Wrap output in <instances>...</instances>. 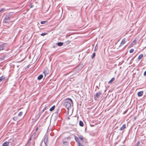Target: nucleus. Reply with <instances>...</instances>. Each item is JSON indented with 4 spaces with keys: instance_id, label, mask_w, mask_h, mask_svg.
Returning <instances> with one entry per match:
<instances>
[{
    "instance_id": "nucleus-6",
    "label": "nucleus",
    "mask_w": 146,
    "mask_h": 146,
    "mask_svg": "<svg viewBox=\"0 0 146 146\" xmlns=\"http://www.w3.org/2000/svg\"><path fill=\"white\" fill-rule=\"evenodd\" d=\"M125 42L126 41L125 39H123L121 42L120 46H122V45H123Z\"/></svg>"
},
{
    "instance_id": "nucleus-27",
    "label": "nucleus",
    "mask_w": 146,
    "mask_h": 146,
    "mask_svg": "<svg viewBox=\"0 0 146 146\" xmlns=\"http://www.w3.org/2000/svg\"><path fill=\"white\" fill-rule=\"evenodd\" d=\"M5 9L4 8H2L0 10V12H2Z\"/></svg>"
},
{
    "instance_id": "nucleus-7",
    "label": "nucleus",
    "mask_w": 146,
    "mask_h": 146,
    "mask_svg": "<svg viewBox=\"0 0 146 146\" xmlns=\"http://www.w3.org/2000/svg\"><path fill=\"white\" fill-rule=\"evenodd\" d=\"M143 92L142 91H140V92H139L138 93V96L139 97H140V96H142L143 94Z\"/></svg>"
},
{
    "instance_id": "nucleus-14",
    "label": "nucleus",
    "mask_w": 146,
    "mask_h": 146,
    "mask_svg": "<svg viewBox=\"0 0 146 146\" xmlns=\"http://www.w3.org/2000/svg\"><path fill=\"white\" fill-rule=\"evenodd\" d=\"M79 123L80 126L82 127L84 126V123L82 121H79Z\"/></svg>"
},
{
    "instance_id": "nucleus-5",
    "label": "nucleus",
    "mask_w": 146,
    "mask_h": 146,
    "mask_svg": "<svg viewBox=\"0 0 146 146\" xmlns=\"http://www.w3.org/2000/svg\"><path fill=\"white\" fill-rule=\"evenodd\" d=\"M6 45V44L3 43L0 45V50H3L5 49V46Z\"/></svg>"
},
{
    "instance_id": "nucleus-10",
    "label": "nucleus",
    "mask_w": 146,
    "mask_h": 146,
    "mask_svg": "<svg viewBox=\"0 0 146 146\" xmlns=\"http://www.w3.org/2000/svg\"><path fill=\"white\" fill-rule=\"evenodd\" d=\"M5 77L4 76H3L0 77V82L4 80L5 78Z\"/></svg>"
},
{
    "instance_id": "nucleus-26",
    "label": "nucleus",
    "mask_w": 146,
    "mask_h": 146,
    "mask_svg": "<svg viewBox=\"0 0 146 146\" xmlns=\"http://www.w3.org/2000/svg\"><path fill=\"white\" fill-rule=\"evenodd\" d=\"M78 146H83V145L81 144L80 142H78Z\"/></svg>"
},
{
    "instance_id": "nucleus-24",
    "label": "nucleus",
    "mask_w": 146,
    "mask_h": 146,
    "mask_svg": "<svg viewBox=\"0 0 146 146\" xmlns=\"http://www.w3.org/2000/svg\"><path fill=\"white\" fill-rule=\"evenodd\" d=\"M22 113L23 112L22 111H21L19 113L18 115L19 116H21L22 115Z\"/></svg>"
},
{
    "instance_id": "nucleus-2",
    "label": "nucleus",
    "mask_w": 146,
    "mask_h": 146,
    "mask_svg": "<svg viewBox=\"0 0 146 146\" xmlns=\"http://www.w3.org/2000/svg\"><path fill=\"white\" fill-rule=\"evenodd\" d=\"M12 12H10L9 14L6 15L3 21L4 23H7L10 20V18L12 15Z\"/></svg>"
},
{
    "instance_id": "nucleus-12",
    "label": "nucleus",
    "mask_w": 146,
    "mask_h": 146,
    "mask_svg": "<svg viewBox=\"0 0 146 146\" xmlns=\"http://www.w3.org/2000/svg\"><path fill=\"white\" fill-rule=\"evenodd\" d=\"M43 77V76L42 74H41L38 77V79L39 80H40Z\"/></svg>"
},
{
    "instance_id": "nucleus-8",
    "label": "nucleus",
    "mask_w": 146,
    "mask_h": 146,
    "mask_svg": "<svg viewBox=\"0 0 146 146\" xmlns=\"http://www.w3.org/2000/svg\"><path fill=\"white\" fill-rule=\"evenodd\" d=\"M101 93L100 92H99L98 93H96L95 95V96L94 97L95 98V97H97L98 98H99V96H100L101 95Z\"/></svg>"
},
{
    "instance_id": "nucleus-11",
    "label": "nucleus",
    "mask_w": 146,
    "mask_h": 146,
    "mask_svg": "<svg viewBox=\"0 0 146 146\" xmlns=\"http://www.w3.org/2000/svg\"><path fill=\"white\" fill-rule=\"evenodd\" d=\"M126 127V125L125 124H124L122 126L120 127V130L121 131L122 130H123Z\"/></svg>"
},
{
    "instance_id": "nucleus-20",
    "label": "nucleus",
    "mask_w": 146,
    "mask_h": 146,
    "mask_svg": "<svg viewBox=\"0 0 146 146\" xmlns=\"http://www.w3.org/2000/svg\"><path fill=\"white\" fill-rule=\"evenodd\" d=\"M95 54H95V52L92 55V59H93L95 56Z\"/></svg>"
},
{
    "instance_id": "nucleus-25",
    "label": "nucleus",
    "mask_w": 146,
    "mask_h": 146,
    "mask_svg": "<svg viewBox=\"0 0 146 146\" xmlns=\"http://www.w3.org/2000/svg\"><path fill=\"white\" fill-rule=\"evenodd\" d=\"M47 33H43L41 34L40 35L42 36H44L47 35Z\"/></svg>"
},
{
    "instance_id": "nucleus-21",
    "label": "nucleus",
    "mask_w": 146,
    "mask_h": 146,
    "mask_svg": "<svg viewBox=\"0 0 146 146\" xmlns=\"http://www.w3.org/2000/svg\"><path fill=\"white\" fill-rule=\"evenodd\" d=\"M79 138L81 140H82L83 139V137L82 136H79Z\"/></svg>"
},
{
    "instance_id": "nucleus-32",
    "label": "nucleus",
    "mask_w": 146,
    "mask_h": 146,
    "mask_svg": "<svg viewBox=\"0 0 146 146\" xmlns=\"http://www.w3.org/2000/svg\"><path fill=\"white\" fill-rule=\"evenodd\" d=\"M38 128H37L36 129V131H37V130H38Z\"/></svg>"
},
{
    "instance_id": "nucleus-15",
    "label": "nucleus",
    "mask_w": 146,
    "mask_h": 146,
    "mask_svg": "<svg viewBox=\"0 0 146 146\" xmlns=\"http://www.w3.org/2000/svg\"><path fill=\"white\" fill-rule=\"evenodd\" d=\"M57 45L60 46H62L63 44V43L62 42H59L57 43Z\"/></svg>"
},
{
    "instance_id": "nucleus-16",
    "label": "nucleus",
    "mask_w": 146,
    "mask_h": 146,
    "mask_svg": "<svg viewBox=\"0 0 146 146\" xmlns=\"http://www.w3.org/2000/svg\"><path fill=\"white\" fill-rule=\"evenodd\" d=\"M55 106H54L52 107L49 110L50 111H53L55 109Z\"/></svg>"
},
{
    "instance_id": "nucleus-17",
    "label": "nucleus",
    "mask_w": 146,
    "mask_h": 146,
    "mask_svg": "<svg viewBox=\"0 0 146 146\" xmlns=\"http://www.w3.org/2000/svg\"><path fill=\"white\" fill-rule=\"evenodd\" d=\"M143 56V55L142 54H140L139 56L138 57V60H140L141 58Z\"/></svg>"
},
{
    "instance_id": "nucleus-9",
    "label": "nucleus",
    "mask_w": 146,
    "mask_h": 146,
    "mask_svg": "<svg viewBox=\"0 0 146 146\" xmlns=\"http://www.w3.org/2000/svg\"><path fill=\"white\" fill-rule=\"evenodd\" d=\"M9 146V142L8 141H6L3 144L2 146Z\"/></svg>"
},
{
    "instance_id": "nucleus-30",
    "label": "nucleus",
    "mask_w": 146,
    "mask_h": 146,
    "mask_svg": "<svg viewBox=\"0 0 146 146\" xmlns=\"http://www.w3.org/2000/svg\"><path fill=\"white\" fill-rule=\"evenodd\" d=\"M144 75L145 76H146V71H145L144 73Z\"/></svg>"
},
{
    "instance_id": "nucleus-33",
    "label": "nucleus",
    "mask_w": 146,
    "mask_h": 146,
    "mask_svg": "<svg viewBox=\"0 0 146 146\" xmlns=\"http://www.w3.org/2000/svg\"><path fill=\"white\" fill-rule=\"evenodd\" d=\"M43 73L45 74V76H46V74H45L44 72H43Z\"/></svg>"
},
{
    "instance_id": "nucleus-22",
    "label": "nucleus",
    "mask_w": 146,
    "mask_h": 146,
    "mask_svg": "<svg viewBox=\"0 0 146 146\" xmlns=\"http://www.w3.org/2000/svg\"><path fill=\"white\" fill-rule=\"evenodd\" d=\"M46 21H42L40 22V23L42 24H44L46 23Z\"/></svg>"
},
{
    "instance_id": "nucleus-4",
    "label": "nucleus",
    "mask_w": 146,
    "mask_h": 146,
    "mask_svg": "<svg viewBox=\"0 0 146 146\" xmlns=\"http://www.w3.org/2000/svg\"><path fill=\"white\" fill-rule=\"evenodd\" d=\"M44 141L45 144L47 143L48 140V137L47 135H45L44 138Z\"/></svg>"
},
{
    "instance_id": "nucleus-18",
    "label": "nucleus",
    "mask_w": 146,
    "mask_h": 146,
    "mask_svg": "<svg viewBox=\"0 0 146 146\" xmlns=\"http://www.w3.org/2000/svg\"><path fill=\"white\" fill-rule=\"evenodd\" d=\"M5 56H3L2 57L0 58V60H4V58H5Z\"/></svg>"
},
{
    "instance_id": "nucleus-13",
    "label": "nucleus",
    "mask_w": 146,
    "mask_h": 146,
    "mask_svg": "<svg viewBox=\"0 0 146 146\" xmlns=\"http://www.w3.org/2000/svg\"><path fill=\"white\" fill-rule=\"evenodd\" d=\"M115 80L114 78H113L112 79L108 82L109 84H111L112 82Z\"/></svg>"
},
{
    "instance_id": "nucleus-23",
    "label": "nucleus",
    "mask_w": 146,
    "mask_h": 146,
    "mask_svg": "<svg viewBox=\"0 0 146 146\" xmlns=\"http://www.w3.org/2000/svg\"><path fill=\"white\" fill-rule=\"evenodd\" d=\"M134 50L133 49H131L129 51V52L131 53H132L133 52Z\"/></svg>"
},
{
    "instance_id": "nucleus-19",
    "label": "nucleus",
    "mask_w": 146,
    "mask_h": 146,
    "mask_svg": "<svg viewBox=\"0 0 146 146\" xmlns=\"http://www.w3.org/2000/svg\"><path fill=\"white\" fill-rule=\"evenodd\" d=\"M74 138H75V140L76 141L78 142H79L78 141L79 140V139L76 136H75L74 137Z\"/></svg>"
},
{
    "instance_id": "nucleus-3",
    "label": "nucleus",
    "mask_w": 146,
    "mask_h": 146,
    "mask_svg": "<svg viewBox=\"0 0 146 146\" xmlns=\"http://www.w3.org/2000/svg\"><path fill=\"white\" fill-rule=\"evenodd\" d=\"M9 142V146H13L15 144V142L13 140L10 139L8 141Z\"/></svg>"
},
{
    "instance_id": "nucleus-31",
    "label": "nucleus",
    "mask_w": 146,
    "mask_h": 146,
    "mask_svg": "<svg viewBox=\"0 0 146 146\" xmlns=\"http://www.w3.org/2000/svg\"><path fill=\"white\" fill-rule=\"evenodd\" d=\"M33 7V5H31V8L32 7Z\"/></svg>"
},
{
    "instance_id": "nucleus-29",
    "label": "nucleus",
    "mask_w": 146,
    "mask_h": 146,
    "mask_svg": "<svg viewBox=\"0 0 146 146\" xmlns=\"http://www.w3.org/2000/svg\"><path fill=\"white\" fill-rule=\"evenodd\" d=\"M46 107H45V108H44L42 110V111H44V110H46Z\"/></svg>"
},
{
    "instance_id": "nucleus-1",
    "label": "nucleus",
    "mask_w": 146,
    "mask_h": 146,
    "mask_svg": "<svg viewBox=\"0 0 146 146\" xmlns=\"http://www.w3.org/2000/svg\"><path fill=\"white\" fill-rule=\"evenodd\" d=\"M64 103L63 105L68 110L71 107V104H73V102L72 100L70 98H67Z\"/></svg>"
},
{
    "instance_id": "nucleus-28",
    "label": "nucleus",
    "mask_w": 146,
    "mask_h": 146,
    "mask_svg": "<svg viewBox=\"0 0 146 146\" xmlns=\"http://www.w3.org/2000/svg\"><path fill=\"white\" fill-rule=\"evenodd\" d=\"M17 118H16V117H14L13 118V119L14 120H15V121H16V120H17Z\"/></svg>"
},
{
    "instance_id": "nucleus-34",
    "label": "nucleus",
    "mask_w": 146,
    "mask_h": 146,
    "mask_svg": "<svg viewBox=\"0 0 146 146\" xmlns=\"http://www.w3.org/2000/svg\"><path fill=\"white\" fill-rule=\"evenodd\" d=\"M67 142H64V143H67Z\"/></svg>"
}]
</instances>
